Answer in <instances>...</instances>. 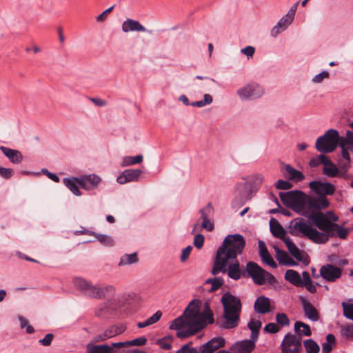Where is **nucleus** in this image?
<instances>
[{"instance_id": "nucleus-1", "label": "nucleus", "mask_w": 353, "mask_h": 353, "mask_svg": "<svg viewBox=\"0 0 353 353\" xmlns=\"http://www.w3.org/2000/svg\"><path fill=\"white\" fill-rule=\"evenodd\" d=\"M313 225L322 232L308 224L303 218L294 219L290 221L288 230L292 236L305 237L317 244L325 243L330 237L339 236L345 239L349 233V229L329 220L323 214H316L312 217Z\"/></svg>"}, {"instance_id": "nucleus-2", "label": "nucleus", "mask_w": 353, "mask_h": 353, "mask_svg": "<svg viewBox=\"0 0 353 353\" xmlns=\"http://www.w3.org/2000/svg\"><path fill=\"white\" fill-rule=\"evenodd\" d=\"M201 305L200 300H192L183 314L171 322L170 329L176 331L177 337H190L203 329L208 324L214 323L213 312L209 304L205 303V309L202 312L200 311Z\"/></svg>"}, {"instance_id": "nucleus-3", "label": "nucleus", "mask_w": 353, "mask_h": 353, "mask_svg": "<svg viewBox=\"0 0 353 353\" xmlns=\"http://www.w3.org/2000/svg\"><path fill=\"white\" fill-rule=\"evenodd\" d=\"M245 246L244 237L239 234L227 235L218 248L214 261L212 274L225 273L229 262L241 254Z\"/></svg>"}, {"instance_id": "nucleus-4", "label": "nucleus", "mask_w": 353, "mask_h": 353, "mask_svg": "<svg viewBox=\"0 0 353 353\" xmlns=\"http://www.w3.org/2000/svg\"><path fill=\"white\" fill-rule=\"evenodd\" d=\"M223 307V321L218 322L223 329H232L239 324L242 309L241 299L229 292L224 293L221 299Z\"/></svg>"}, {"instance_id": "nucleus-5", "label": "nucleus", "mask_w": 353, "mask_h": 353, "mask_svg": "<svg viewBox=\"0 0 353 353\" xmlns=\"http://www.w3.org/2000/svg\"><path fill=\"white\" fill-rule=\"evenodd\" d=\"M279 197L284 205L289 206L296 212L307 217L313 223L312 217L314 214H309L308 210L305 211L307 196L304 192L299 190L280 192Z\"/></svg>"}, {"instance_id": "nucleus-6", "label": "nucleus", "mask_w": 353, "mask_h": 353, "mask_svg": "<svg viewBox=\"0 0 353 353\" xmlns=\"http://www.w3.org/2000/svg\"><path fill=\"white\" fill-rule=\"evenodd\" d=\"M341 139L336 130L330 129L323 136L317 139L316 148L320 152H332L339 144Z\"/></svg>"}, {"instance_id": "nucleus-7", "label": "nucleus", "mask_w": 353, "mask_h": 353, "mask_svg": "<svg viewBox=\"0 0 353 353\" xmlns=\"http://www.w3.org/2000/svg\"><path fill=\"white\" fill-rule=\"evenodd\" d=\"M246 271L253 281L259 285L265 283L273 285L276 282L275 277L271 273L263 270L255 262L249 261L246 264Z\"/></svg>"}, {"instance_id": "nucleus-8", "label": "nucleus", "mask_w": 353, "mask_h": 353, "mask_svg": "<svg viewBox=\"0 0 353 353\" xmlns=\"http://www.w3.org/2000/svg\"><path fill=\"white\" fill-rule=\"evenodd\" d=\"M281 353H299L302 349L301 338L288 333L281 344Z\"/></svg>"}, {"instance_id": "nucleus-9", "label": "nucleus", "mask_w": 353, "mask_h": 353, "mask_svg": "<svg viewBox=\"0 0 353 353\" xmlns=\"http://www.w3.org/2000/svg\"><path fill=\"white\" fill-rule=\"evenodd\" d=\"M74 283L77 288L88 296L96 299L103 298V294H102V290L99 285H92L90 283L80 278L75 279Z\"/></svg>"}, {"instance_id": "nucleus-10", "label": "nucleus", "mask_w": 353, "mask_h": 353, "mask_svg": "<svg viewBox=\"0 0 353 353\" xmlns=\"http://www.w3.org/2000/svg\"><path fill=\"white\" fill-rule=\"evenodd\" d=\"M237 94L241 99H255L264 94V90L258 83L252 82L239 89Z\"/></svg>"}, {"instance_id": "nucleus-11", "label": "nucleus", "mask_w": 353, "mask_h": 353, "mask_svg": "<svg viewBox=\"0 0 353 353\" xmlns=\"http://www.w3.org/2000/svg\"><path fill=\"white\" fill-rule=\"evenodd\" d=\"M328 199L323 196L317 197L307 196V205L305 211L308 210V214H321V212H314V210H321L327 208L329 206Z\"/></svg>"}, {"instance_id": "nucleus-12", "label": "nucleus", "mask_w": 353, "mask_h": 353, "mask_svg": "<svg viewBox=\"0 0 353 353\" xmlns=\"http://www.w3.org/2000/svg\"><path fill=\"white\" fill-rule=\"evenodd\" d=\"M126 327L123 324L113 325L105 329L103 333L94 336L93 342L99 343L111 339L125 332Z\"/></svg>"}, {"instance_id": "nucleus-13", "label": "nucleus", "mask_w": 353, "mask_h": 353, "mask_svg": "<svg viewBox=\"0 0 353 353\" xmlns=\"http://www.w3.org/2000/svg\"><path fill=\"white\" fill-rule=\"evenodd\" d=\"M309 187L319 196L332 195L335 192V186L329 182L312 181L309 183Z\"/></svg>"}, {"instance_id": "nucleus-14", "label": "nucleus", "mask_w": 353, "mask_h": 353, "mask_svg": "<svg viewBox=\"0 0 353 353\" xmlns=\"http://www.w3.org/2000/svg\"><path fill=\"white\" fill-rule=\"evenodd\" d=\"M225 339L223 337H214L207 343L196 347V353H214L215 351L225 345Z\"/></svg>"}, {"instance_id": "nucleus-15", "label": "nucleus", "mask_w": 353, "mask_h": 353, "mask_svg": "<svg viewBox=\"0 0 353 353\" xmlns=\"http://www.w3.org/2000/svg\"><path fill=\"white\" fill-rule=\"evenodd\" d=\"M341 274V269L332 264L324 265L320 269V275L329 282L336 281Z\"/></svg>"}, {"instance_id": "nucleus-16", "label": "nucleus", "mask_w": 353, "mask_h": 353, "mask_svg": "<svg viewBox=\"0 0 353 353\" xmlns=\"http://www.w3.org/2000/svg\"><path fill=\"white\" fill-rule=\"evenodd\" d=\"M353 132L350 131L347 132L346 137L341 138L339 142V146L341 148V155L347 163L350 161V155L348 150H351L353 152V145L352 141L353 140Z\"/></svg>"}, {"instance_id": "nucleus-17", "label": "nucleus", "mask_w": 353, "mask_h": 353, "mask_svg": "<svg viewBox=\"0 0 353 353\" xmlns=\"http://www.w3.org/2000/svg\"><path fill=\"white\" fill-rule=\"evenodd\" d=\"M300 301L305 317L312 321H317L319 319V314L315 307L303 296L300 297Z\"/></svg>"}, {"instance_id": "nucleus-18", "label": "nucleus", "mask_w": 353, "mask_h": 353, "mask_svg": "<svg viewBox=\"0 0 353 353\" xmlns=\"http://www.w3.org/2000/svg\"><path fill=\"white\" fill-rule=\"evenodd\" d=\"M101 179L96 174H88L80 177V187L86 190H91L97 188Z\"/></svg>"}, {"instance_id": "nucleus-19", "label": "nucleus", "mask_w": 353, "mask_h": 353, "mask_svg": "<svg viewBox=\"0 0 353 353\" xmlns=\"http://www.w3.org/2000/svg\"><path fill=\"white\" fill-rule=\"evenodd\" d=\"M142 171L139 169H128L124 170L122 174L117 177V181L120 184L137 181Z\"/></svg>"}, {"instance_id": "nucleus-20", "label": "nucleus", "mask_w": 353, "mask_h": 353, "mask_svg": "<svg viewBox=\"0 0 353 353\" xmlns=\"http://www.w3.org/2000/svg\"><path fill=\"white\" fill-rule=\"evenodd\" d=\"M255 340H243L236 342L232 347L233 353H251L255 347Z\"/></svg>"}, {"instance_id": "nucleus-21", "label": "nucleus", "mask_w": 353, "mask_h": 353, "mask_svg": "<svg viewBox=\"0 0 353 353\" xmlns=\"http://www.w3.org/2000/svg\"><path fill=\"white\" fill-rule=\"evenodd\" d=\"M122 31L128 33L129 32H146L147 29L138 21L127 19L122 23Z\"/></svg>"}, {"instance_id": "nucleus-22", "label": "nucleus", "mask_w": 353, "mask_h": 353, "mask_svg": "<svg viewBox=\"0 0 353 353\" xmlns=\"http://www.w3.org/2000/svg\"><path fill=\"white\" fill-rule=\"evenodd\" d=\"M299 2H296L291 6L288 13L277 23V26L281 27V29L285 30L292 23Z\"/></svg>"}, {"instance_id": "nucleus-23", "label": "nucleus", "mask_w": 353, "mask_h": 353, "mask_svg": "<svg viewBox=\"0 0 353 353\" xmlns=\"http://www.w3.org/2000/svg\"><path fill=\"white\" fill-rule=\"evenodd\" d=\"M259 255L261 258L262 261L264 263L270 265V267H272L273 268H277V264L274 261L272 256L268 252V250L264 242L259 241Z\"/></svg>"}, {"instance_id": "nucleus-24", "label": "nucleus", "mask_w": 353, "mask_h": 353, "mask_svg": "<svg viewBox=\"0 0 353 353\" xmlns=\"http://www.w3.org/2000/svg\"><path fill=\"white\" fill-rule=\"evenodd\" d=\"M270 228L272 235L281 239L284 242L288 236H286V232L283 226L275 219L272 218L270 221Z\"/></svg>"}, {"instance_id": "nucleus-25", "label": "nucleus", "mask_w": 353, "mask_h": 353, "mask_svg": "<svg viewBox=\"0 0 353 353\" xmlns=\"http://www.w3.org/2000/svg\"><path fill=\"white\" fill-rule=\"evenodd\" d=\"M0 150L6 156L11 163L14 164H19L23 160L21 153L17 150L11 149L5 146H1Z\"/></svg>"}, {"instance_id": "nucleus-26", "label": "nucleus", "mask_w": 353, "mask_h": 353, "mask_svg": "<svg viewBox=\"0 0 353 353\" xmlns=\"http://www.w3.org/2000/svg\"><path fill=\"white\" fill-rule=\"evenodd\" d=\"M270 300L264 296H261L254 302V310L257 313L266 314L270 311Z\"/></svg>"}, {"instance_id": "nucleus-27", "label": "nucleus", "mask_w": 353, "mask_h": 353, "mask_svg": "<svg viewBox=\"0 0 353 353\" xmlns=\"http://www.w3.org/2000/svg\"><path fill=\"white\" fill-rule=\"evenodd\" d=\"M234 262H229L226 267V272L230 278L234 280H239L241 277V272L240 270L239 262L236 259H234Z\"/></svg>"}, {"instance_id": "nucleus-28", "label": "nucleus", "mask_w": 353, "mask_h": 353, "mask_svg": "<svg viewBox=\"0 0 353 353\" xmlns=\"http://www.w3.org/2000/svg\"><path fill=\"white\" fill-rule=\"evenodd\" d=\"M276 260L281 265L286 266H295L297 263L294 261L288 254L282 250L275 248Z\"/></svg>"}, {"instance_id": "nucleus-29", "label": "nucleus", "mask_w": 353, "mask_h": 353, "mask_svg": "<svg viewBox=\"0 0 353 353\" xmlns=\"http://www.w3.org/2000/svg\"><path fill=\"white\" fill-rule=\"evenodd\" d=\"M284 243L290 252V253L298 261H303V254L298 248L296 244L292 241L290 237L284 239Z\"/></svg>"}, {"instance_id": "nucleus-30", "label": "nucleus", "mask_w": 353, "mask_h": 353, "mask_svg": "<svg viewBox=\"0 0 353 353\" xmlns=\"http://www.w3.org/2000/svg\"><path fill=\"white\" fill-rule=\"evenodd\" d=\"M285 177H288L290 180H293L294 181H301L304 179L305 176L303 174L294 169L293 167H292L289 164L285 165Z\"/></svg>"}, {"instance_id": "nucleus-31", "label": "nucleus", "mask_w": 353, "mask_h": 353, "mask_svg": "<svg viewBox=\"0 0 353 353\" xmlns=\"http://www.w3.org/2000/svg\"><path fill=\"white\" fill-rule=\"evenodd\" d=\"M63 183L75 195L80 196V178L64 179Z\"/></svg>"}, {"instance_id": "nucleus-32", "label": "nucleus", "mask_w": 353, "mask_h": 353, "mask_svg": "<svg viewBox=\"0 0 353 353\" xmlns=\"http://www.w3.org/2000/svg\"><path fill=\"white\" fill-rule=\"evenodd\" d=\"M285 279L295 286L301 285V277L299 272L294 270H288L285 274Z\"/></svg>"}, {"instance_id": "nucleus-33", "label": "nucleus", "mask_w": 353, "mask_h": 353, "mask_svg": "<svg viewBox=\"0 0 353 353\" xmlns=\"http://www.w3.org/2000/svg\"><path fill=\"white\" fill-rule=\"evenodd\" d=\"M147 339L145 336H141L137 339H134L131 341H125L123 342H118L116 344H114V346L119 347H130V346H141L146 343Z\"/></svg>"}, {"instance_id": "nucleus-34", "label": "nucleus", "mask_w": 353, "mask_h": 353, "mask_svg": "<svg viewBox=\"0 0 353 353\" xmlns=\"http://www.w3.org/2000/svg\"><path fill=\"white\" fill-rule=\"evenodd\" d=\"M261 325L262 323L259 320L251 319L250 321H249L248 326L252 332L250 338L252 339L253 340H257Z\"/></svg>"}, {"instance_id": "nucleus-35", "label": "nucleus", "mask_w": 353, "mask_h": 353, "mask_svg": "<svg viewBox=\"0 0 353 353\" xmlns=\"http://www.w3.org/2000/svg\"><path fill=\"white\" fill-rule=\"evenodd\" d=\"M303 279H301V287H305V288L311 293H315L316 292V287L312 283L310 279V274L304 271L302 272Z\"/></svg>"}, {"instance_id": "nucleus-36", "label": "nucleus", "mask_w": 353, "mask_h": 353, "mask_svg": "<svg viewBox=\"0 0 353 353\" xmlns=\"http://www.w3.org/2000/svg\"><path fill=\"white\" fill-rule=\"evenodd\" d=\"M294 331L298 335H304L310 336L312 335V332L309 325L301 321H296L294 323Z\"/></svg>"}, {"instance_id": "nucleus-37", "label": "nucleus", "mask_w": 353, "mask_h": 353, "mask_svg": "<svg viewBox=\"0 0 353 353\" xmlns=\"http://www.w3.org/2000/svg\"><path fill=\"white\" fill-rule=\"evenodd\" d=\"M162 316V312L160 310L157 311L152 316L147 319L145 321L143 322H139L137 323V327L139 328H143L147 326L153 325L158 322Z\"/></svg>"}, {"instance_id": "nucleus-38", "label": "nucleus", "mask_w": 353, "mask_h": 353, "mask_svg": "<svg viewBox=\"0 0 353 353\" xmlns=\"http://www.w3.org/2000/svg\"><path fill=\"white\" fill-rule=\"evenodd\" d=\"M143 156L141 154H139L134 157L132 156H126L125 157L121 163V165L122 167L129 166L135 165L137 163H141L143 161Z\"/></svg>"}, {"instance_id": "nucleus-39", "label": "nucleus", "mask_w": 353, "mask_h": 353, "mask_svg": "<svg viewBox=\"0 0 353 353\" xmlns=\"http://www.w3.org/2000/svg\"><path fill=\"white\" fill-rule=\"evenodd\" d=\"M138 261L137 254L136 252L130 254H124L120 259V261L119 263V266L131 265L135 263Z\"/></svg>"}, {"instance_id": "nucleus-40", "label": "nucleus", "mask_w": 353, "mask_h": 353, "mask_svg": "<svg viewBox=\"0 0 353 353\" xmlns=\"http://www.w3.org/2000/svg\"><path fill=\"white\" fill-rule=\"evenodd\" d=\"M89 353H109L110 347L109 345H88L87 347Z\"/></svg>"}, {"instance_id": "nucleus-41", "label": "nucleus", "mask_w": 353, "mask_h": 353, "mask_svg": "<svg viewBox=\"0 0 353 353\" xmlns=\"http://www.w3.org/2000/svg\"><path fill=\"white\" fill-rule=\"evenodd\" d=\"M326 343L322 344V353H330L332 350V345L336 343V339L334 334H328L326 336Z\"/></svg>"}, {"instance_id": "nucleus-42", "label": "nucleus", "mask_w": 353, "mask_h": 353, "mask_svg": "<svg viewBox=\"0 0 353 353\" xmlns=\"http://www.w3.org/2000/svg\"><path fill=\"white\" fill-rule=\"evenodd\" d=\"M327 163H330V160L324 154H320L317 157L312 158L310 161V166L312 168H315L319 166L321 164H323L324 165H327Z\"/></svg>"}, {"instance_id": "nucleus-43", "label": "nucleus", "mask_w": 353, "mask_h": 353, "mask_svg": "<svg viewBox=\"0 0 353 353\" xmlns=\"http://www.w3.org/2000/svg\"><path fill=\"white\" fill-rule=\"evenodd\" d=\"M303 345L307 353H319L320 348L319 345L313 339L304 341Z\"/></svg>"}, {"instance_id": "nucleus-44", "label": "nucleus", "mask_w": 353, "mask_h": 353, "mask_svg": "<svg viewBox=\"0 0 353 353\" xmlns=\"http://www.w3.org/2000/svg\"><path fill=\"white\" fill-rule=\"evenodd\" d=\"M206 283L211 284V288L208 291L210 292H213L219 289L223 285L224 281L221 277H214L212 279H208L206 281Z\"/></svg>"}, {"instance_id": "nucleus-45", "label": "nucleus", "mask_w": 353, "mask_h": 353, "mask_svg": "<svg viewBox=\"0 0 353 353\" xmlns=\"http://www.w3.org/2000/svg\"><path fill=\"white\" fill-rule=\"evenodd\" d=\"M90 234L94 236L100 243L105 245L110 246L113 245V240L110 236L97 234L94 232H91Z\"/></svg>"}, {"instance_id": "nucleus-46", "label": "nucleus", "mask_w": 353, "mask_h": 353, "mask_svg": "<svg viewBox=\"0 0 353 353\" xmlns=\"http://www.w3.org/2000/svg\"><path fill=\"white\" fill-rule=\"evenodd\" d=\"M337 168L332 163H327V165L323 168V174L329 177H334L338 174Z\"/></svg>"}, {"instance_id": "nucleus-47", "label": "nucleus", "mask_w": 353, "mask_h": 353, "mask_svg": "<svg viewBox=\"0 0 353 353\" xmlns=\"http://www.w3.org/2000/svg\"><path fill=\"white\" fill-rule=\"evenodd\" d=\"M212 97L209 94H205L203 99L191 103L192 106L201 108L212 103Z\"/></svg>"}, {"instance_id": "nucleus-48", "label": "nucleus", "mask_w": 353, "mask_h": 353, "mask_svg": "<svg viewBox=\"0 0 353 353\" xmlns=\"http://www.w3.org/2000/svg\"><path fill=\"white\" fill-rule=\"evenodd\" d=\"M172 337L170 336H165L157 341V344L161 349L168 350L172 347Z\"/></svg>"}, {"instance_id": "nucleus-49", "label": "nucleus", "mask_w": 353, "mask_h": 353, "mask_svg": "<svg viewBox=\"0 0 353 353\" xmlns=\"http://www.w3.org/2000/svg\"><path fill=\"white\" fill-rule=\"evenodd\" d=\"M19 321L20 322V327L21 329L26 328L28 334H32L34 332V327L29 324L28 320L22 316H19Z\"/></svg>"}, {"instance_id": "nucleus-50", "label": "nucleus", "mask_w": 353, "mask_h": 353, "mask_svg": "<svg viewBox=\"0 0 353 353\" xmlns=\"http://www.w3.org/2000/svg\"><path fill=\"white\" fill-rule=\"evenodd\" d=\"M343 315L348 319L353 321V303L342 302Z\"/></svg>"}, {"instance_id": "nucleus-51", "label": "nucleus", "mask_w": 353, "mask_h": 353, "mask_svg": "<svg viewBox=\"0 0 353 353\" xmlns=\"http://www.w3.org/2000/svg\"><path fill=\"white\" fill-rule=\"evenodd\" d=\"M341 333L347 339H353V324L341 325Z\"/></svg>"}, {"instance_id": "nucleus-52", "label": "nucleus", "mask_w": 353, "mask_h": 353, "mask_svg": "<svg viewBox=\"0 0 353 353\" xmlns=\"http://www.w3.org/2000/svg\"><path fill=\"white\" fill-rule=\"evenodd\" d=\"M276 323L281 326L290 325V319L285 313H278L276 316Z\"/></svg>"}, {"instance_id": "nucleus-53", "label": "nucleus", "mask_w": 353, "mask_h": 353, "mask_svg": "<svg viewBox=\"0 0 353 353\" xmlns=\"http://www.w3.org/2000/svg\"><path fill=\"white\" fill-rule=\"evenodd\" d=\"M213 212V208L211 203H208L207 205L201 209L199 212L203 220L209 219V216Z\"/></svg>"}, {"instance_id": "nucleus-54", "label": "nucleus", "mask_w": 353, "mask_h": 353, "mask_svg": "<svg viewBox=\"0 0 353 353\" xmlns=\"http://www.w3.org/2000/svg\"><path fill=\"white\" fill-rule=\"evenodd\" d=\"M192 343H188L183 345L176 353H196V347L192 346Z\"/></svg>"}, {"instance_id": "nucleus-55", "label": "nucleus", "mask_w": 353, "mask_h": 353, "mask_svg": "<svg viewBox=\"0 0 353 353\" xmlns=\"http://www.w3.org/2000/svg\"><path fill=\"white\" fill-rule=\"evenodd\" d=\"M275 187L278 190H290L292 188V184L287 181L279 179L275 184Z\"/></svg>"}, {"instance_id": "nucleus-56", "label": "nucleus", "mask_w": 353, "mask_h": 353, "mask_svg": "<svg viewBox=\"0 0 353 353\" xmlns=\"http://www.w3.org/2000/svg\"><path fill=\"white\" fill-rule=\"evenodd\" d=\"M264 177L261 174H256L250 176V182L254 185H260L263 183Z\"/></svg>"}, {"instance_id": "nucleus-57", "label": "nucleus", "mask_w": 353, "mask_h": 353, "mask_svg": "<svg viewBox=\"0 0 353 353\" xmlns=\"http://www.w3.org/2000/svg\"><path fill=\"white\" fill-rule=\"evenodd\" d=\"M329 72L327 71H323L321 73L316 74L312 79L314 83H319L322 82L325 79L329 77Z\"/></svg>"}, {"instance_id": "nucleus-58", "label": "nucleus", "mask_w": 353, "mask_h": 353, "mask_svg": "<svg viewBox=\"0 0 353 353\" xmlns=\"http://www.w3.org/2000/svg\"><path fill=\"white\" fill-rule=\"evenodd\" d=\"M204 236L201 234L195 235L194 239V245L197 249H201L203 246Z\"/></svg>"}, {"instance_id": "nucleus-59", "label": "nucleus", "mask_w": 353, "mask_h": 353, "mask_svg": "<svg viewBox=\"0 0 353 353\" xmlns=\"http://www.w3.org/2000/svg\"><path fill=\"white\" fill-rule=\"evenodd\" d=\"M264 330L268 333L275 334L279 331V327L276 323H270L265 326Z\"/></svg>"}, {"instance_id": "nucleus-60", "label": "nucleus", "mask_w": 353, "mask_h": 353, "mask_svg": "<svg viewBox=\"0 0 353 353\" xmlns=\"http://www.w3.org/2000/svg\"><path fill=\"white\" fill-rule=\"evenodd\" d=\"M12 168H6L0 166V176L4 179H10L13 174Z\"/></svg>"}, {"instance_id": "nucleus-61", "label": "nucleus", "mask_w": 353, "mask_h": 353, "mask_svg": "<svg viewBox=\"0 0 353 353\" xmlns=\"http://www.w3.org/2000/svg\"><path fill=\"white\" fill-rule=\"evenodd\" d=\"M113 8H114V6H112L110 7L109 8L106 9L101 14L98 15L96 17L97 21V22H103V21H104L107 19L108 14L113 10Z\"/></svg>"}, {"instance_id": "nucleus-62", "label": "nucleus", "mask_w": 353, "mask_h": 353, "mask_svg": "<svg viewBox=\"0 0 353 353\" xmlns=\"http://www.w3.org/2000/svg\"><path fill=\"white\" fill-rule=\"evenodd\" d=\"M192 250L191 245H188L185 248L183 249L180 259L182 262H185L189 257L190 252Z\"/></svg>"}, {"instance_id": "nucleus-63", "label": "nucleus", "mask_w": 353, "mask_h": 353, "mask_svg": "<svg viewBox=\"0 0 353 353\" xmlns=\"http://www.w3.org/2000/svg\"><path fill=\"white\" fill-rule=\"evenodd\" d=\"M53 339L54 335L52 334H47L45 337L40 339L39 342L44 346H48L51 344Z\"/></svg>"}, {"instance_id": "nucleus-64", "label": "nucleus", "mask_w": 353, "mask_h": 353, "mask_svg": "<svg viewBox=\"0 0 353 353\" xmlns=\"http://www.w3.org/2000/svg\"><path fill=\"white\" fill-rule=\"evenodd\" d=\"M241 52L246 55L248 57V58H250V57H252L254 54V52H255V48L252 46H247L243 49H241Z\"/></svg>"}]
</instances>
